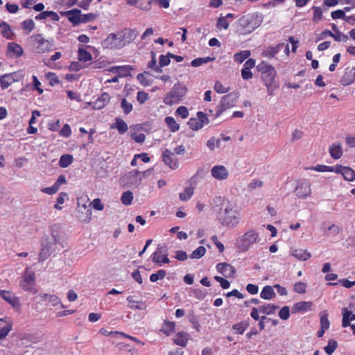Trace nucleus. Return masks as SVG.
Instances as JSON below:
<instances>
[{
    "label": "nucleus",
    "mask_w": 355,
    "mask_h": 355,
    "mask_svg": "<svg viewBox=\"0 0 355 355\" xmlns=\"http://www.w3.org/2000/svg\"><path fill=\"white\" fill-rule=\"evenodd\" d=\"M216 218L221 225L228 228H234L240 223L241 213L235 203L227 201L222 205L217 214Z\"/></svg>",
    "instance_id": "1"
},
{
    "label": "nucleus",
    "mask_w": 355,
    "mask_h": 355,
    "mask_svg": "<svg viewBox=\"0 0 355 355\" xmlns=\"http://www.w3.org/2000/svg\"><path fill=\"white\" fill-rule=\"evenodd\" d=\"M134 39V32L131 29H125L117 33H110L103 41L104 48L114 49L123 47Z\"/></svg>",
    "instance_id": "2"
},
{
    "label": "nucleus",
    "mask_w": 355,
    "mask_h": 355,
    "mask_svg": "<svg viewBox=\"0 0 355 355\" xmlns=\"http://www.w3.org/2000/svg\"><path fill=\"white\" fill-rule=\"evenodd\" d=\"M257 69L261 73V78L267 87L270 96L278 87L276 82L277 71L275 67L265 61H261L257 66Z\"/></svg>",
    "instance_id": "3"
},
{
    "label": "nucleus",
    "mask_w": 355,
    "mask_h": 355,
    "mask_svg": "<svg viewBox=\"0 0 355 355\" xmlns=\"http://www.w3.org/2000/svg\"><path fill=\"white\" fill-rule=\"evenodd\" d=\"M263 20L261 13L252 12L242 16L238 21V31L240 34L247 35L259 27Z\"/></svg>",
    "instance_id": "4"
},
{
    "label": "nucleus",
    "mask_w": 355,
    "mask_h": 355,
    "mask_svg": "<svg viewBox=\"0 0 355 355\" xmlns=\"http://www.w3.org/2000/svg\"><path fill=\"white\" fill-rule=\"evenodd\" d=\"M187 92V88L180 82L175 83L171 91L164 98V102L168 105L178 104L182 101Z\"/></svg>",
    "instance_id": "5"
},
{
    "label": "nucleus",
    "mask_w": 355,
    "mask_h": 355,
    "mask_svg": "<svg viewBox=\"0 0 355 355\" xmlns=\"http://www.w3.org/2000/svg\"><path fill=\"white\" fill-rule=\"evenodd\" d=\"M259 234L254 230H249L236 241V247L243 252L248 251L250 246L259 241Z\"/></svg>",
    "instance_id": "6"
},
{
    "label": "nucleus",
    "mask_w": 355,
    "mask_h": 355,
    "mask_svg": "<svg viewBox=\"0 0 355 355\" xmlns=\"http://www.w3.org/2000/svg\"><path fill=\"white\" fill-rule=\"evenodd\" d=\"M35 51L37 53H45L52 51L53 47V40L45 39L42 34H34L31 37Z\"/></svg>",
    "instance_id": "7"
},
{
    "label": "nucleus",
    "mask_w": 355,
    "mask_h": 355,
    "mask_svg": "<svg viewBox=\"0 0 355 355\" xmlns=\"http://www.w3.org/2000/svg\"><path fill=\"white\" fill-rule=\"evenodd\" d=\"M35 272L30 271L26 268L23 275V279L19 282V286L25 291L31 292L33 294L37 293V289L35 288Z\"/></svg>",
    "instance_id": "8"
},
{
    "label": "nucleus",
    "mask_w": 355,
    "mask_h": 355,
    "mask_svg": "<svg viewBox=\"0 0 355 355\" xmlns=\"http://www.w3.org/2000/svg\"><path fill=\"white\" fill-rule=\"evenodd\" d=\"M167 250L165 247L159 246L152 254V260L153 263L161 266L162 263H168L170 262L166 253Z\"/></svg>",
    "instance_id": "9"
},
{
    "label": "nucleus",
    "mask_w": 355,
    "mask_h": 355,
    "mask_svg": "<svg viewBox=\"0 0 355 355\" xmlns=\"http://www.w3.org/2000/svg\"><path fill=\"white\" fill-rule=\"evenodd\" d=\"M0 297L14 309H19L20 308L19 298L15 296L12 291L0 290Z\"/></svg>",
    "instance_id": "10"
},
{
    "label": "nucleus",
    "mask_w": 355,
    "mask_h": 355,
    "mask_svg": "<svg viewBox=\"0 0 355 355\" xmlns=\"http://www.w3.org/2000/svg\"><path fill=\"white\" fill-rule=\"evenodd\" d=\"M162 157L164 163L171 169H176L179 167L178 158L170 150L165 149L163 152Z\"/></svg>",
    "instance_id": "11"
},
{
    "label": "nucleus",
    "mask_w": 355,
    "mask_h": 355,
    "mask_svg": "<svg viewBox=\"0 0 355 355\" xmlns=\"http://www.w3.org/2000/svg\"><path fill=\"white\" fill-rule=\"evenodd\" d=\"M334 172L341 174L347 181L352 182L355 179V171L350 167L337 164L335 166Z\"/></svg>",
    "instance_id": "12"
},
{
    "label": "nucleus",
    "mask_w": 355,
    "mask_h": 355,
    "mask_svg": "<svg viewBox=\"0 0 355 355\" xmlns=\"http://www.w3.org/2000/svg\"><path fill=\"white\" fill-rule=\"evenodd\" d=\"M18 80L19 75L17 72L6 73L0 76L1 87L2 89H6Z\"/></svg>",
    "instance_id": "13"
},
{
    "label": "nucleus",
    "mask_w": 355,
    "mask_h": 355,
    "mask_svg": "<svg viewBox=\"0 0 355 355\" xmlns=\"http://www.w3.org/2000/svg\"><path fill=\"white\" fill-rule=\"evenodd\" d=\"M211 176L218 180H224L228 178L229 173L227 168L223 165H216L211 170Z\"/></svg>",
    "instance_id": "14"
},
{
    "label": "nucleus",
    "mask_w": 355,
    "mask_h": 355,
    "mask_svg": "<svg viewBox=\"0 0 355 355\" xmlns=\"http://www.w3.org/2000/svg\"><path fill=\"white\" fill-rule=\"evenodd\" d=\"M295 192L298 198H306L311 193V184L306 182H302L295 187Z\"/></svg>",
    "instance_id": "15"
},
{
    "label": "nucleus",
    "mask_w": 355,
    "mask_h": 355,
    "mask_svg": "<svg viewBox=\"0 0 355 355\" xmlns=\"http://www.w3.org/2000/svg\"><path fill=\"white\" fill-rule=\"evenodd\" d=\"M216 269L218 272L227 278L233 277L236 272L234 268L232 265L227 263H218L216 266Z\"/></svg>",
    "instance_id": "16"
},
{
    "label": "nucleus",
    "mask_w": 355,
    "mask_h": 355,
    "mask_svg": "<svg viewBox=\"0 0 355 355\" xmlns=\"http://www.w3.org/2000/svg\"><path fill=\"white\" fill-rule=\"evenodd\" d=\"M12 329V322L7 318H0V340L5 338Z\"/></svg>",
    "instance_id": "17"
},
{
    "label": "nucleus",
    "mask_w": 355,
    "mask_h": 355,
    "mask_svg": "<svg viewBox=\"0 0 355 355\" xmlns=\"http://www.w3.org/2000/svg\"><path fill=\"white\" fill-rule=\"evenodd\" d=\"M65 15L73 26L80 24L81 11L80 10L74 8L73 10H68L65 12Z\"/></svg>",
    "instance_id": "18"
},
{
    "label": "nucleus",
    "mask_w": 355,
    "mask_h": 355,
    "mask_svg": "<svg viewBox=\"0 0 355 355\" xmlns=\"http://www.w3.org/2000/svg\"><path fill=\"white\" fill-rule=\"evenodd\" d=\"M282 46V44H279L275 46H268L262 51L261 56L269 59L273 58L279 52Z\"/></svg>",
    "instance_id": "19"
},
{
    "label": "nucleus",
    "mask_w": 355,
    "mask_h": 355,
    "mask_svg": "<svg viewBox=\"0 0 355 355\" xmlns=\"http://www.w3.org/2000/svg\"><path fill=\"white\" fill-rule=\"evenodd\" d=\"M239 97V95L238 93L232 92L223 96L221 99L227 107L232 108L236 105Z\"/></svg>",
    "instance_id": "20"
},
{
    "label": "nucleus",
    "mask_w": 355,
    "mask_h": 355,
    "mask_svg": "<svg viewBox=\"0 0 355 355\" xmlns=\"http://www.w3.org/2000/svg\"><path fill=\"white\" fill-rule=\"evenodd\" d=\"M313 306V303L311 302H300L294 304L293 306V313H299V312H306L307 311L311 310V307Z\"/></svg>",
    "instance_id": "21"
},
{
    "label": "nucleus",
    "mask_w": 355,
    "mask_h": 355,
    "mask_svg": "<svg viewBox=\"0 0 355 355\" xmlns=\"http://www.w3.org/2000/svg\"><path fill=\"white\" fill-rule=\"evenodd\" d=\"M343 313V320H342V326L343 327H347L350 326V322L355 320V313H353L352 311H349L347 308H343L342 310Z\"/></svg>",
    "instance_id": "22"
},
{
    "label": "nucleus",
    "mask_w": 355,
    "mask_h": 355,
    "mask_svg": "<svg viewBox=\"0 0 355 355\" xmlns=\"http://www.w3.org/2000/svg\"><path fill=\"white\" fill-rule=\"evenodd\" d=\"M8 51L12 53V56L15 58H19L24 53L22 47L15 42H9L8 44Z\"/></svg>",
    "instance_id": "23"
},
{
    "label": "nucleus",
    "mask_w": 355,
    "mask_h": 355,
    "mask_svg": "<svg viewBox=\"0 0 355 355\" xmlns=\"http://www.w3.org/2000/svg\"><path fill=\"white\" fill-rule=\"evenodd\" d=\"M110 128L112 129L116 128L119 133L121 135L124 134L128 130L127 123L120 118H116L115 123L110 125Z\"/></svg>",
    "instance_id": "24"
},
{
    "label": "nucleus",
    "mask_w": 355,
    "mask_h": 355,
    "mask_svg": "<svg viewBox=\"0 0 355 355\" xmlns=\"http://www.w3.org/2000/svg\"><path fill=\"white\" fill-rule=\"evenodd\" d=\"M126 300L128 302L129 308L132 309L145 310L146 309V305L144 302L135 301L132 296H128Z\"/></svg>",
    "instance_id": "25"
},
{
    "label": "nucleus",
    "mask_w": 355,
    "mask_h": 355,
    "mask_svg": "<svg viewBox=\"0 0 355 355\" xmlns=\"http://www.w3.org/2000/svg\"><path fill=\"white\" fill-rule=\"evenodd\" d=\"M276 296V293L271 286H265L260 293V297L266 300H272Z\"/></svg>",
    "instance_id": "26"
},
{
    "label": "nucleus",
    "mask_w": 355,
    "mask_h": 355,
    "mask_svg": "<svg viewBox=\"0 0 355 355\" xmlns=\"http://www.w3.org/2000/svg\"><path fill=\"white\" fill-rule=\"evenodd\" d=\"M110 97L107 93H103L101 96L94 102V107L101 109L107 105L110 102Z\"/></svg>",
    "instance_id": "27"
},
{
    "label": "nucleus",
    "mask_w": 355,
    "mask_h": 355,
    "mask_svg": "<svg viewBox=\"0 0 355 355\" xmlns=\"http://www.w3.org/2000/svg\"><path fill=\"white\" fill-rule=\"evenodd\" d=\"M292 255L299 260L306 261L311 258V253L304 249H295L293 250Z\"/></svg>",
    "instance_id": "28"
},
{
    "label": "nucleus",
    "mask_w": 355,
    "mask_h": 355,
    "mask_svg": "<svg viewBox=\"0 0 355 355\" xmlns=\"http://www.w3.org/2000/svg\"><path fill=\"white\" fill-rule=\"evenodd\" d=\"M188 334L184 332H179L173 339V343L179 346L185 347L188 342Z\"/></svg>",
    "instance_id": "29"
},
{
    "label": "nucleus",
    "mask_w": 355,
    "mask_h": 355,
    "mask_svg": "<svg viewBox=\"0 0 355 355\" xmlns=\"http://www.w3.org/2000/svg\"><path fill=\"white\" fill-rule=\"evenodd\" d=\"M329 153L335 159H338L341 157L343 155V150L340 144H334L329 148Z\"/></svg>",
    "instance_id": "30"
},
{
    "label": "nucleus",
    "mask_w": 355,
    "mask_h": 355,
    "mask_svg": "<svg viewBox=\"0 0 355 355\" xmlns=\"http://www.w3.org/2000/svg\"><path fill=\"white\" fill-rule=\"evenodd\" d=\"M175 327V324L174 322L165 320L160 329V331L168 336L174 331Z\"/></svg>",
    "instance_id": "31"
},
{
    "label": "nucleus",
    "mask_w": 355,
    "mask_h": 355,
    "mask_svg": "<svg viewBox=\"0 0 355 355\" xmlns=\"http://www.w3.org/2000/svg\"><path fill=\"white\" fill-rule=\"evenodd\" d=\"M48 17H51L53 21H58L59 16L54 11H43L35 17L37 20L45 19Z\"/></svg>",
    "instance_id": "32"
},
{
    "label": "nucleus",
    "mask_w": 355,
    "mask_h": 355,
    "mask_svg": "<svg viewBox=\"0 0 355 355\" xmlns=\"http://www.w3.org/2000/svg\"><path fill=\"white\" fill-rule=\"evenodd\" d=\"M78 58L80 62H88L92 60V55L85 49L79 48Z\"/></svg>",
    "instance_id": "33"
},
{
    "label": "nucleus",
    "mask_w": 355,
    "mask_h": 355,
    "mask_svg": "<svg viewBox=\"0 0 355 355\" xmlns=\"http://www.w3.org/2000/svg\"><path fill=\"white\" fill-rule=\"evenodd\" d=\"M197 119L198 120V125L195 126L196 129H201L205 125H207L209 123V121L207 116V114L202 112H197Z\"/></svg>",
    "instance_id": "34"
},
{
    "label": "nucleus",
    "mask_w": 355,
    "mask_h": 355,
    "mask_svg": "<svg viewBox=\"0 0 355 355\" xmlns=\"http://www.w3.org/2000/svg\"><path fill=\"white\" fill-rule=\"evenodd\" d=\"M251 55V52L249 50L241 51L234 55V61L238 63H242L245 60L248 58Z\"/></svg>",
    "instance_id": "35"
},
{
    "label": "nucleus",
    "mask_w": 355,
    "mask_h": 355,
    "mask_svg": "<svg viewBox=\"0 0 355 355\" xmlns=\"http://www.w3.org/2000/svg\"><path fill=\"white\" fill-rule=\"evenodd\" d=\"M278 308V306L267 304L259 306V311L266 315H270L274 313Z\"/></svg>",
    "instance_id": "36"
},
{
    "label": "nucleus",
    "mask_w": 355,
    "mask_h": 355,
    "mask_svg": "<svg viewBox=\"0 0 355 355\" xmlns=\"http://www.w3.org/2000/svg\"><path fill=\"white\" fill-rule=\"evenodd\" d=\"M73 162V156L69 154H65L60 157L59 166L62 168H67Z\"/></svg>",
    "instance_id": "37"
},
{
    "label": "nucleus",
    "mask_w": 355,
    "mask_h": 355,
    "mask_svg": "<svg viewBox=\"0 0 355 355\" xmlns=\"http://www.w3.org/2000/svg\"><path fill=\"white\" fill-rule=\"evenodd\" d=\"M165 123H166L171 131L173 132H175L180 129V125L172 116H166L165 118Z\"/></svg>",
    "instance_id": "38"
},
{
    "label": "nucleus",
    "mask_w": 355,
    "mask_h": 355,
    "mask_svg": "<svg viewBox=\"0 0 355 355\" xmlns=\"http://www.w3.org/2000/svg\"><path fill=\"white\" fill-rule=\"evenodd\" d=\"M35 22L32 19H28L21 23L22 29L26 34H29L35 28Z\"/></svg>",
    "instance_id": "39"
},
{
    "label": "nucleus",
    "mask_w": 355,
    "mask_h": 355,
    "mask_svg": "<svg viewBox=\"0 0 355 355\" xmlns=\"http://www.w3.org/2000/svg\"><path fill=\"white\" fill-rule=\"evenodd\" d=\"M193 193V187H187L184 189V192L180 193V199L182 201H187L191 198Z\"/></svg>",
    "instance_id": "40"
},
{
    "label": "nucleus",
    "mask_w": 355,
    "mask_h": 355,
    "mask_svg": "<svg viewBox=\"0 0 355 355\" xmlns=\"http://www.w3.org/2000/svg\"><path fill=\"white\" fill-rule=\"evenodd\" d=\"M338 347V343L336 340L330 339L324 350L328 355H331Z\"/></svg>",
    "instance_id": "41"
},
{
    "label": "nucleus",
    "mask_w": 355,
    "mask_h": 355,
    "mask_svg": "<svg viewBox=\"0 0 355 355\" xmlns=\"http://www.w3.org/2000/svg\"><path fill=\"white\" fill-rule=\"evenodd\" d=\"M133 200V193L130 191H125L122 193L121 201L124 205H130Z\"/></svg>",
    "instance_id": "42"
},
{
    "label": "nucleus",
    "mask_w": 355,
    "mask_h": 355,
    "mask_svg": "<svg viewBox=\"0 0 355 355\" xmlns=\"http://www.w3.org/2000/svg\"><path fill=\"white\" fill-rule=\"evenodd\" d=\"M353 76L350 70H347L340 79V83L344 86H347L353 83Z\"/></svg>",
    "instance_id": "43"
},
{
    "label": "nucleus",
    "mask_w": 355,
    "mask_h": 355,
    "mask_svg": "<svg viewBox=\"0 0 355 355\" xmlns=\"http://www.w3.org/2000/svg\"><path fill=\"white\" fill-rule=\"evenodd\" d=\"M312 10L313 12V16L312 18V21L314 23H318L322 19V10L320 7L313 6Z\"/></svg>",
    "instance_id": "44"
},
{
    "label": "nucleus",
    "mask_w": 355,
    "mask_h": 355,
    "mask_svg": "<svg viewBox=\"0 0 355 355\" xmlns=\"http://www.w3.org/2000/svg\"><path fill=\"white\" fill-rule=\"evenodd\" d=\"M151 56H152V59L148 62V67L150 68V69L155 71L156 72H158V73L162 72V70L160 68V67L157 65L155 53L153 51H151Z\"/></svg>",
    "instance_id": "45"
},
{
    "label": "nucleus",
    "mask_w": 355,
    "mask_h": 355,
    "mask_svg": "<svg viewBox=\"0 0 355 355\" xmlns=\"http://www.w3.org/2000/svg\"><path fill=\"white\" fill-rule=\"evenodd\" d=\"M212 60H214V58H211L210 57L198 58L193 60L191 62V64L192 67H197L202 65L203 64L207 63L209 61H211Z\"/></svg>",
    "instance_id": "46"
},
{
    "label": "nucleus",
    "mask_w": 355,
    "mask_h": 355,
    "mask_svg": "<svg viewBox=\"0 0 355 355\" xmlns=\"http://www.w3.org/2000/svg\"><path fill=\"white\" fill-rule=\"evenodd\" d=\"M0 28H2L1 35L7 39H11L12 32L10 26L6 22L1 21V26Z\"/></svg>",
    "instance_id": "47"
},
{
    "label": "nucleus",
    "mask_w": 355,
    "mask_h": 355,
    "mask_svg": "<svg viewBox=\"0 0 355 355\" xmlns=\"http://www.w3.org/2000/svg\"><path fill=\"white\" fill-rule=\"evenodd\" d=\"M206 253V248L204 246H199L191 254V259H200Z\"/></svg>",
    "instance_id": "48"
},
{
    "label": "nucleus",
    "mask_w": 355,
    "mask_h": 355,
    "mask_svg": "<svg viewBox=\"0 0 355 355\" xmlns=\"http://www.w3.org/2000/svg\"><path fill=\"white\" fill-rule=\"evenodd\" d=\"M166 275V272L164 270H159L156 273H153L150 276V281L155 282L159 279H163Z\"/></svg>",
    "instance_id": "49"
},
{
    "label": "nucleus",
    "mask_w": 355,
    "mask_h": 355,
    "mask_svg": "<svg viewBox=\"0 0 355 355\" xmlns=\"http://www.w3.org/2000/svg\"><path fill=\"white\" fill-rule=\"evenodd\" d=\"M230 109L225 104L223 103V101L220 99V103L216 107V112L214 114V118L216 119L219 117L223 112Z\"/></svg>",
    "instance_id": "50"
},
{
    "label": "nucleus",
    "mask_w": 355,
    "mask_h": 355,
    "mask_svg": "<svg viewBox=\"0 0 355 355\" xmlns=\"http://www.w3.org/2000/svg\"><path fill=\"white\" fill-rule=\"evenodd\" d=\"M307 285L306 283L302 282H296L293 286V290L295 292L299 294H304L306 291Z\"/></svg>",
    "instance_id": "51"
},
{
    "label": "nucleus",
    "mask_w": 355,
    "mask_h": 355,
    "mask_svg": "<svg viewBox=\"0 0 355 355\" xmlns=\"http://www.w3.org/2000/svg\"><path fill=\"white\" fill-rule=\"evenodd\" d=\"M152 3L153 0H139L137 8L145 11H148L151 9Z\"/></svg>",
    "instance_id": "52"
},
{
    "label": "nucleus",
    "mask_w": 355,
    "mask_h": 355,
    "mask_svg": "<svg viewBox=\"0 0 355 355\" xmlns=\"http://www.w3.org/2000/svg\"><path fill=\"white\" fill-rule=\"evenodd\" d=\"M311 169L318 172H334L335 166L318 164Z\"/></svg>",
    "instance_id": "53"
},
{
    "label": "nucleus",
    "mask_w": 355,
    "mask_h": 355,
    "mask_svg": "<svg viewBox=\"0 0 355 355\" xmlns=\"http://www.w3.org/2000/svg\"><path fill=\"white\" fill-rule=\"evenodd\" d=\"M121 106L125 114H128L132 110V105L125 98L122 99Z\"/></svg>",
    "instance_id": "54"
},
{
    "label": "nucleus",
    "mask_w": 355,
    "mask_h": 355,
    "mask_svg": "<svg viewBox=\"0 0 355 355\" xmlns=\"http://www.w3.org/2000/svg\"><path fill=\"white\" fill-rule=\"evenodd\" d=\"M216 26L219 29H225L227 30L229 28V22L226 17H220L217 20Z\"/></svg>",
    "instance_id": "55"
},
{
    "label": "nucleus",
    "mask_w": 355,
    "mask_h": 355,
    "mask_svg": "<svg viewBox=\"0 0 355 355\" xmlns=\"http://www.w3.org/2000/svg\"><path fill=\"white\" fill-rule=\"evenodd\" d=\"M214 89L218 94H225L229 92L230 87H225L220 81H216L214 84Z\"/></svg>",
    "instance_id": "56"
},
{
    "label": "nucleus",
    "mask_w": 355,
    "mask_h": 355,
    "mask_svg": "<svg viewBox=\"0 0 355 355\" xmlns=\"http://www.w3.org/2000/svg\"><path fill=\"white\" fill-rule=\"evenodd\" d=\"M33 89L37 90L39 94H42L44 92L43 89L41 87V83L38 80L37 77L35 75L33 76Z\"/></svg>",
    "instance_id": "57"
},
{
    "label": "nucleus",
    "mask_w": 355,
    "mask_h": 355,
    "mask_svg": "<svg viewBox=\"0 0 355 355\" xmlns=\"http://www.w3.org/2000/svg\"><path fill=\"white\" fill-rule=\"evenodd\" d=\"M175 114L184 119L189 116V110L185 106H180L177 108Z\"/></svg>",
    "instance_id": "58"
},
{
    "label": "nucleus",
    "mask_w": 355,
    "mask_h": 355,
    "mask_svg": "<svg viewBox=\"0 0 355 355\" xmlns=\"http://www.w3.org/2000/svg\"><path fill=\"white\" fill-rule=\"evenodd\" d=\"M320 328L327 330L329 328L330 322L329 321L327 314L321 315L320 319Z\"/></svg>",
    "instance_id": "59"
},
{
    "label": "nucleus",
    "mask_w": 355,
    "mask_h": 355,
    "mask_svg": "<svg viewBox=\"0 0 355 355\" xmlns=\"http://www.w3.org/2000/svg\"><path fill=\"white\" fill-rule=\"evenodd\" d=\"M97 17V15L94 13H88L81 15L80 17V24L81 23H87L89 21H94Z\"/></svg>",
    "instance_id": "60"
},
{
    "label": "nucleus",
    "mask_w": 355,
    "mask_h": 355,
    "mask_svg": "<svg viewBox=\"0 0 355 355\" xmlns=\"http://www.w3.org/2000/svg\"><path fill=\"white\" fill-rule=\"evenodd\" d=\"M59 134L62 137L66 138L69 137L71 135V130L70 125L67 123L64 124L62 129L60 130Z\"/></svg>",
    "instance_id": "61"
},
{
    "label": "nucleus",
    "mask_w": 355,
    "mask_h": 355,
    "mask_svg": "<svg viewBox=\"0 0 355 355\" xmlns=\"http://www.w3.org/2000/svg\"><path fill=\"white\" fill-rule=\"evenodd\" d=\"M279 316L282 320H287L288 319L290 316V309L288 306H283L279 312Z\"/></svg>",
    "instance_id": "62"
},
{
    "label": "nucleus",
    "mask_w": 355,
    "mask_h": 355,
    "mask_svg": "<svg viewBox=\"0 0 355 355\" xmlns=\"http://www.w3.org/2000/svg\"><path fill=\"white\" fill-rule=\"evenodd\" d=\"M171 57L168 53L166 55H161L159 58V66L161 67H166L170 64Z\"/></svg>",
    "instance_id": "63"
},
{
    "label": "nucleus",
    "mask_w": 355,
    "mask_h": 355,
    "mask_svg": "<svg viewBox=\"0 0 355 355\" xmlns=\"http://www.w3.org/2000/svg\"><path fill=\"white\" fill-rule=\"evenodd\" d=\"M149 98L148 94L144 92L139 91L137 94V99L138 102L141 104L144 103Z\"/></svg>",
    "instance_id": "64"
}]
</instances>
